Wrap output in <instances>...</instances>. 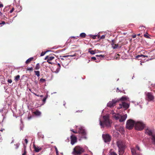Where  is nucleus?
<instances>
[{
    "instance_id": "48",
    "label": "nucleus",
    "mask_w": 155,
    "mask_h": 155,
    "mask_svg": "<svg viewBox=\"0 0 155 155\" xmlns=\"http://www.w3.org/2000/svg\"><path fill=\"white\" fill-rule=\"evenodd\" d=\"M57 65H58V66H59V68H57V69H58H58L59 70V69H60V67H61V65H60V64H59V63Z\"/></svg>"
},
{
    "instance_id": "21",
    "label": "nucleus",
    "mask_w": 155,
    "mask_h": 155,
    "mask_svg": "<svg viewBox=\"0 0 155 155\" xmlns=\"http://www.w3.org/2000/svg\"><path fill=\"white\" fill-rule=\"evenodd\" d=\"M34 148L35 151L37 152H39L40 150H41V148H39L38 147H37L35 145L34 146Z\"/></svg>"
},
{
    "instance_id": "35",
    "label": "nucleus",
    "mask_w": 155,
    "mask_h": 155,
    "mask_svg": "<svg viewBox=\"0 0 155 155\" xmlns=\"http://www.w3.org/2000/svg\"><path fill=\"white\" fill-rule=\"evenodd\" d=\"M48 51L42 52L41 54V56H44Z\"/></svg>"
},
{
    "instance_id": "32",
    "label": "nucleus",
    "mask_w": 155,
    "mask_h": 155,
    "mask_svg": "<svg viewBox=\"0 0 155 155\" xmlns=\"http://www.w3.org/2000/svg\"><path fill=\"white\" fill-rule=\"evenodd\" d=\"M54 58V56H49V58H48V61H51Z\"/></svg>"
},
{
    "instance_id": "55",
    "label": "nucleus",
    "mask_w": 155,
    "mask_h": 155,
    "mask_svg": "<svg viewBox=\"0 0 155 155\" xmlns=\"http://www.w3.org/2000/svg\"><path fill=\"white\" fill-rule=\"evenodd\" d=\"M50 61H48V60H47V62L49 64H52V63Z\"/></svg>"
},
{
    "instance_id": "16",
    "label": "nucleus",
    "mask_w": 155,
    "mask_h": 155,
    "mask_svg": "<svg viewBox=\"0 0 155 155\" xmlns=\"http://www.w3.org/2000/svg\"><path fill=\"white\" fill-rule=\"evenodd\" d=\"M131 151L132 155H140V153L137 152L134 148L131 149Z\"/></svg>"
},
{
    "instance_id": "20",
    "label": "nucleus",
    "mask_w": 155,
    "mask_h": 155,
    "mask_svg": "<svg viewBox=\"0 0 155 155\" xmlns=\"http://www.w3.org/2000/svg\"><path fill=\"white\" fill-rule=\"evenodd\" d=\"M38 136L39 138H43L44 136L43 134L41 132H39L38 134Z\"/></svg>"
},
{
    "instance_id": "57",
    "label": "nucleus",
    "mask_w": 155,
    "mask_h": 155,
    "mask_svg": "<svg viewBox=\"0 0 155 155\" xmlns=\"http://www.w3.org/2000/svg\"><path fill=\"white\" fill-rule=\"evenodd\" d=\"M3 7V5L2 4H0V8L2 7Z\"/></svg>"
},
{
    "instance_id": "53",
    "label": "nucleus",
    "mask_w": 155,
    "mask_h": 155,
    "mask_svg": "<svg viewBox=\"0 0 155 155\" xmlns=\"http://www.w3.org/2000/svg\"><path fill=\"white\" fill-rule=\"evenodd\" d=\"M48 58H49V56H46V57H45V60H47V59L48 60Z\"/></svg>"
},
{
    "instance_id": "25",
    "label": "nucleus",
    "mask_w": 155,
    "mask_h": 155,
    "mask_svg": "<svg viewBox=\"0 0 155 155\" xmlns=\"http://www.w3.org/2000/svg\"><path fill=\"white\" fill-rule=\"evenodd\" d=\"M20 78V76L18 75L15 77V81L17 82L19 79Z\"/></svg>"
},
{
    "instance_id": "62",
    "label": "nucleus",
    "mask_w": 155,
    "mask_h": 155,
    "mask_svg": "<svg viewBox=\"0 0 155 155\" xmlns=\"http://www.w3.org/2000/svg\"><path fill=\"white\" fill-rule=\"evenodd\" d=\"M97 61H96L95 62H98L99 61H100V60L99 59L98 60H97Z\"/></svg>"
},
{
    "instance_id": "50",
    "label": "nucleus",
    "mask_w": 155,
    "mask_h": 155,
    "mask_svg": "<svg viewBox=\"0 0 155 155\" xmlns=\"http://www.w3.org/2000/svg\"><path fill=\"white\" fill-rule=\"evenodd\" d=\"M91 59L92 60H96V57H91Z\"/></svg>"
},
{
    "instance_id": "40",
    "label": "nucleus",
    "mask_w": 155,
    "mask_h": 155,
    "mask_svg": "<svg viewBox=\"0 0 155 155\" xmlns=\"http://www.w3.org/2000/svg\"><path fill=\"white\" fill-rule=\"evenodd\" d=\"M115 43V41L114 40H112L111 42V45H114Z\"/></svg>"
},
{
    "instance_id": "36",
    "label": "nucleus",
    "mask_w": 155,
    "mask_h": 155,
    "mask_svg": "<svg viewBox=\"0 0 155 155\" xmlns=\"http://www.w3.org/2000/svg\"><path fill=\"white\" fill-rule=\"evenodd\" d=\"M136 148L139 151H141V150H140V147H139V146L137 145L136 146Z\"/></svg>"
},
{
    "instance_id": "28",
    "label": "nucleus",
    "mask_w": 155,
    "mask_h": 155,
    "mask_svg": "<svg viewBox=\"0 0 155 155\" xmlns=\"http://www.w3.org/2000/svg\"><path fill=\"white\" fill-rule=\"evenodd\" d=\"M120 115L119 114H117L116 115L114 116V118L116 120H119L120 118Z\"/></svg>"
},
{
    "instance_id": "37",
    "label": "nucleus",
    "mask_w": 155,
    "mask_h": 155,
    "mask_svg": "<svg viewBox=\"0 0 155 155\" xmlns=\"http://www.w3.org/2000/svg\"><path fill=\"white\" fill-rule=\"evenodd\" d=\"M110 153V155H117V154L115 152H112Z\"/></svg>"
},
{
    "instance_id": "8",
    "label": "nucleus",
    "mask_w": 155,
    "mask_h": 155,
    "mask_svg": "<svg viewBox=\"0 0 155 155\" xmlns=\"http://www.w3.org/2000/svg\"><path fill=\"white\" fill-rule=\"evenodd\" d=\"M78 129V133L81 134L84 138L86 139V133L85 130L82 127L79 128Z\"/></svg>"
},
{
    "instance_id": "41",
    "label": "nucleus",
    "mask_w": 155,
    "mask_h": 155,
    "mask_svg": "<svg viewBox=\"0 0 155 155\" xmlns=\"http://www.w3.org/2000/svg\"><path fill=\"white\" fill-rule=\"evenodd\" d=\"M45 81V79H43V78H41L40 80V81L42 82H44Z\"/></svg>"
},
{
    "instance_id": "3",
    "label": "nucleus",
    "mask_w": 155,
    "mask_h": 155,
    "mask_svg": "<svg viewBox=\"0 0 155 155\" xmlns=\"http://www.w3.org/2000/svg\"><path fill=\"white\" fill-rule=\"evenodd\" d=\"M84 151L82 148L79 146H76L74 149L73 153L74 155H80Z\"/></svg>"
},
{
    "instance_id": "59",
    "label": "nucleus",
    "mask_w": 155,
    "mask_h": 155,
    "mask_svg": "<svg viewBox=\"0 0 155 155\" xmlns=\"http://www.w3.org/2000/svg\"><path fill=\"white\" fill-rule=\"evenodd\" d=\"M99 57H101L102 58H103L104 57V55H102L101 54L100 55H99Z\"/></svg>"
},
{
    "instance_id": "34",
    "label": "nucleus",
    "mask_w": 155,
    "mask_h": 155,
    "mask_svg": "<svg viewBox=\"0 0 155 155\" xmlns=\"http://www.w3.org/2000/svg\"><path fill=\"white\" fill-rule=\"evenodd\" d=\"M127 98L125 96H123L120 99V100L121 101H125L127 100Z\"/></svg>"
},
{
    "instance_id": "26",
    "label": "nucleus",
    "mask_w": 155,
    "mask_h": 155,
    "mask_svg": "<svg viewBox=\"0 0 155 155\" xmlns=\"http://www.w3.org/2000/svg\"><path fill=\"white\" fill-rule=\"evenodd\" d=\"M40 68V64L39 63H37L36 65L35 69L36 70H38Z\"/></svg>"
},
{
    "instance_id": "12",
    "label": "nucleus",
    "mask_w": 155,
    "mask_h": 155,
    "mask_svg": "<svg viewBox=\"0 0 155 155\" xmlns=\"http://www.w3.org/2000/svg\"><path fill=\"white\" fill-rule=\"evenodd\" d=\"M117 144L119 149L124 148V145L121 141L119 140L117 141Z\"/></svg>"
},
{
    "instance_id": "54",
    "label": "nucleus",
    "mask_w": 155,
    "mask_h": 155,
    "mask_svg": "<svg viewBox=\"0 0 155 155\" xmlns=\"http://www.w3.org/2000/svg\"><path fill=\"white\" fill-rule=\"evenodd\" d=\"M25 140L26 144H27L28 143V140H27V139H25Z\"/></svg>"
},
{
    "instance_id": "31",
    "label": "nucleus",
    "mask_w": 155,
    "mask_h": 155,
    "mask_svg": "<svg viewBox=\"0 0 155 155\" xmlns=\"http://www.w3.org/2000/svg\"><path fill=\"white\" fill-rule=\"evenodd\" d=\"M80 36L81 38H85L86 36V34L84 33H82L80 34Z\"/></svg>"
},
{
    "instance_id": "38",
    "label": "nucleus",
    "mask_w": 155,
    "mask_h": 155,
    "mask_svg": "<svg viewBox=\"0 0 155 155\" xmlns=\"http://www.w3.org/2000/svg\"><path fill=\"white\" fill-rule=\"evenodd\" d=\"M33 69V68L32 67H31V68H27V71H32Z\"/></svg>"
},
{
    "instance_id": "13",
    "label": "nucleus",
    "mask_w": 155,
    "mask_h": 155,
    "mask_svg": "<svg viewBox=\"0 0 155 155\" xmlns=\"http://www.w3.org/2000/svg\"><path fill=\"white\" fill-rule=\"evenodd\" d=\"M115 129L119 131H123L124 130V128L122 126L118 125H115Z\"/></svg>"
},
{
    "instance_id": "18",
    "label": "nucleus",
    "mask_w": 155,
    "mask_h": 155,
    "mask_svg": "<svg viewBox=\"0 0 155 155\" xmlns=\"http://www.w3.org/2000/svg\"><path fill=\"white\" fill-rule=\"evenodd\" d=\"M124 148L119 149V153L120 155H122L124 153Z\"/></svg>"
},
{
    "instance_id": "23",
    "label": "nucleus",
    "mask_w": 155,
    "mask_h": 155,
    "mask_svg": "<svg viewBox=\"0 0 155 155\" xmlns=\"http://www.w3.org/2000/svg\"><path fill=\"white\" fill-rule=\"evenodd\" d=\"M22 155H27L26 146L25 145H24V152L22 154Z\"/></svg>"
},
{
    "instance_id": "27",
    "label": "nucleus",
    "mask_w": 155,
    "mask_h": 155,
    "mask_svg": "<svg viewBox=\"0 0 155 155\" xmlns=\"http://www.w3.org/2000/svg\"><path fill=\"white\" fill-rule=\"evenodd\" d=\"M77 54L75 53L73 55H67L66 56H63V58H65V57H73L74 56H76L77 55Z\"/></svg>"
},
{
    "instance_id": "33",
    "label": "nucleus",
    "mask_w": 155,
    "mask_h": 155,
    "mask_svg": "<svg viewBox=\"0 0 155 155\" xmlns=\"http://www.w3.org/2000/svg\"><path fill=\"white\" fill-rule=\"evenodd\" d=\"M20 145V143H18L15 144L14 146L15 147V149H17Z\"/></svg>"
},
{
    "instance_id": "30",
    "label": "nucleus",
    "mask_w": 155,
    "mask_h": 155,
    "mask_svg": "<svg viewBox=\"0 0 155 155\" xmlns=\"http://www.w3.org/2000/svg\"><path fill=\"white\" fill-rule=\"evenodd\" d=\"M91 49H89L88 51V52L90 53L91 54H94L95 53V51L94 50H90Z\"/></svg>"
},
{
    "instance_id": "64",
    "label": "nucleus",
    "mask_w": 155,
    "mask_h": 155,
    "mask_svg": "<svg viewBox=\"0 0 155 155\" xmlns=\"http://www.w3.org/2000/svg\"><path fill=\"white\" fill-rule=\"evenodd\" d=\"M140 35V34H138L137 35L138 36H139Z\"/></svg>"
},
{
    "instance_id": "22",
    "label": "nucleus",
    "mask_w": 155,
    "mask_h": 155,
    "mask_svg": "<svg viewBox=\"0 0 155 155\" xmlns=\"http://www.w3.org/2000/svg\"><path fill=\"white\" fill-rule=\"evenodd\" d=\"M151 139L152 140V142L153 144L155 145V135H152Z\"/></svg>"
},
{
    "instance_id": "45",
    "label": "nucleus",
    "mask_w": 155,
    "mask_h": 155,
    "mask_svg": "<svg viewBox=\"0 0 155 155\" xmlns=\"http://www.w3.org/2000/svg\"><path fill=\"white\" fill-rule=\"evenodd\" d=\"M8 83H11L12 82V80L11 79H8Z\"/></svg>"
},
{
    "instance_id": "58",
    "label": "nucleus",
    "mask_w": 155,
    "mask_h": 155,
    "mask_svg": "<svg viewBox=\"0 0 155 155\" xmlns=\"http://www.w3.org/2000/svg\"><path fill=\"white\" fill-rule=\"evenodd\" d=\"M120 90L118 89V88H117V90L116 91V92H120Z\"/></svg>"
},
{
    "instance_id": "9",
    "label": "nucleus",
    "mask_w": 155,
    "mask_h": 155,
    "mask_svg": "<svg viewBox=\"0 0 155 155\" xmlns=\"http://www.w3.org/2000/svg\"><path fill=\"white\" fill-rule=\"evenodd\" d=\"M102 137L103 140L105 142L107 143L109 142L111 140V137L109 134H103Z\"/></svg>"
},
{
    "instance_id": "5",
    "label": "nucleus",
    "mask_w": 155,
    "mask_h": 155,
    "mask_svg": "<svg viewBox=\"0 0 155 155\" xmlns=\"http://www.w3.org/2000/svg\"><path fill=\"white\" fill-rule=\"evenodd\" d=\"M146 95V99L148 101H153L154 99V97L153 93L150 92H146L145 93Z\"/></svg>"
},
{
    "instance_id": "42",
    "label": "nucleus",
    "mask_w": 155,
    "mask_h": 155,
    "mask_svg": "<svg viewBox=\"0 0 155 155\" xmlns=\"http://www.w3.org/2000/svg\"><path fill=\"white\" fill-rule=\"evenodd\" d=\"M47 97H45L44 98H43L42 101H43V102L44 104L45 103L46 100L47 99Z\"/></svg>"
},
{
    "instance_id": "44",
    "label": "nucleus",
    "mask_w": 155,
    "mask_h": 155,
    "mask_svg": "<svg viewBox=\"0 0 155 155\" xmlns=\"http://www.w3.org/2000/svg\"><path fill=\"white\" fill-rule=\"evenodd\" d=\"M144 36L145 37L147 38H149V37L148 35H147L146 34H144Z\"/></svg>"
},
{
    "instance_id": "39",
    "label": "nucleus",
    "mask_w": 155,
    "mask_h": 155,
    "mask_svg": "<svg viewBox=\"0 0 155 155\" xmlns=\"http://www.w3.org/2000/svg\"><path fill=\"white\" fill-rule=\"evenodd\" d=\"M114 45L113 46V48L114 49H115L117 48L118 45L117 44H114Z\"/></svg>"
},
{
    "instance_id": "47",
    "label": "nucleus",
    "mask_w": 155,
    "mask_h": 155,
    "mask_svg": "<svg viewBox=\"0 0 155 155\" xmlns=\"http://www.w3.org/2000/svg\"><path fill=\"white\" fill-rule=\"evenodd\" d=\"M97 36V35H92V38H93V39H95L96 38V37Z\"/></svg>"
},
{
    "instance_id": "56",
    "label": "nucleus",
    "mask_w": 155,
    "mask_h": 155,
    "mask_svg": "<svg viewBox=\"0 0 155 155\" xmlns=\"http://www.w3.org/2000/svg\"><path fill=\"white\" fill-rule=\"evenodd\" d=\"M136 37V35H133L132 36V37L133 38H135Z\"/></svg>"
},
{
    "instance_id": "4",
    "label": "nucleus",
    "mask_w": 155,
    "mask_h": 155,
    "mask_svg": "<svg viewBox=\"0 0 155 155\" xmlns=\"http://www.w3.org/2000/svg\"><path fill=\"white\" fill-rule=\"evenodd\" d=\"M135 123L136 122L131 119L127 120L126 123V128L129 130L132 129L135 125Z\"/></svg>"
},
{
    "instance_id": "51",
    "label": "nucleus",
    "mask_w": 155,
    "mask_h": 155,
    "mask_svg": "<svg viewBox=\"0 0 155 155\" xmlns=\"http://www.w3.org/2000/svg\"><path fill=\"white\" fill-rule=\"evenodd\" d=\"M14 10V8H13L10 11V13H12L13 12Z\"/></svg>"
},
{
    "instance_id": "24",
    "label": "nucleus",
    "mask_w": 155,
    "mask_h": 155,
    "mask_svg": "<svg viewBox=\"0 0 155 155\" xmlns=\"http://www.w3.org/2000/svg\"><path fill=\"white\" fill-rule=\"evenodd\" d=\"M142 57L143 58L147 57V58L148 56L147 55H145L143 54L141 55H138L136 56V58H139L140 57Z\"/></svg>"
},
{
    "instance_id": "19",
    "label": "nucleus",
    "mask_w": 155,
    "mask_h": 155,
    "mask_svg": "<svg viewBox=\"0 0 155 155\" xmlns=\"http://www.w3.org/2000/svg\"><path fill=\"white\" fill-rule=\"evenodd\" d=\"M34 58L33 57H31L28 58V59H27L26 61V64H28L30 63L31 61L33 60V59Z\"/></svg>"
},
{
    "instance_id": "17",
    "label": "nucleus",
    "mask_w": 155,
    "mask_h": 155,
    "mask_svg": "<svg viewBox=\"0 0 155 155\" xmlns=\"http://www.w3.org/2000/svg\"><path fill=\"white\" fill-rule=\"evenodd\" d=\"M34 114L36 116H40L41 115V113L38 110H36L33 112Z\"/></svg>"
},
{
    "instance_id": "60",
    "label": "nucleus",
    "mask_w": 155,
    "mask_h": 155,
    "mask_svg": "<svg viewBox=\"0 0 155 155\" xmlns=\"http://www.w3.org/2000/svg\"><path fill=\"white\" fill-rule=\"evenodd\" d=\"M33 93L36 96H38V97H39V95H38V94H36L34 93Z\"/></svg>"
},
{
    "instance_id": "14",
    "label": "nucleus",
    "mask_w": 155,
    "mask_h": 155,
    "mask_svg": "<svg viewBox=\"0 0 155 155\" xmlns=\"http://www.w3.org/2000/svg\"><path fill=\"white\" fill-rule=\"evenodd\" d=\"M145 133L146 134H147L149 136H151V137H152V135H153V133L152 130L148 128L146 129Z\"/></svg>"
},
{
    "instance_id": "15",
    "label": "nucleus",
    "mask_w": 155,
    "mask_h": 155,
    "mask_svg": "<svg viewBox=\"0 0 155 155\" xmlns=\"http://www.w3.org/2000/svg\"><path fill=\"white\" fill-rule=\"evenodd\" d=\"M120 118L119 120V121L120 122H123L127 118V115L125 114L124 115L121 116L120 115Z\"/></svg>"
},
{
    "instance_id": "49",
    "label": "nucleus",
    "mask_w": 155,
    "mask_h": 155,
    "mask_svg": "<svg viewBox=\"0 0 155 155\" xmlns=\"http://www.w3.org/2000/svg\"><path fill=\"white\" fill-rule=\"evenodd\" d=\"M55 151H56V154H58V150L57 148V147H56L55 148Z\"/></svg>"
},
{
    "instance_id": "61",
    "label": "nucleus",
    "mask_w": 155,
    "mask_h": 155,
    "mask_svg": "<svg viewBox=\"0 0 155 155\" xmlns=\"http://www.w3.org/2000/svg\"><path fill=\"white\" fill-rule=\"evenodd\" d=\"M2 12H1L0 11V16H2Z\"/></svg>"
},
{
    "instance_id": "11",
    "label": "nucleus",
    "mask_w": 155,
    "mask_h": 155,
    "mask_svg": "<svg viewBox=\"0 0 155 155\" xmlns=\"http://www.w3.org/2000/svg\"><path fill=\"white\" fill-rule=\"evenodd\" d=\"M71 143L73 145L77 141V138L74 135H72L71 137Z\"/></svg>"
},
{
    "instance_id": "7",
    "label": "nucleus",
    "mask_w": 155,
    "mask_h": 155,
    "mask_svg": "<svg viewBox=\"0 0 155 155\" xmlns=\"http://www.w3.org/2000/svg\"><path fill=\"white\" fill-rule=\"evenodd\" d=\"M119 101V100L116 99H113L112 101H110L107 104V106L109 107H113L116 105V104Z\"/></svg>"
},
{
    "instance_id": "1",
    "label": "nucleus",
    "mask_w": 155,
    "mask_h": 155,
    "mask_svg": "<svg viewBox=\"0 0 155 155\" xmlns=\"http://www.w3.org/2000/svg\"><path fill=\"white\" fill-rule=\"evenodd\" d=\"M103 121L100 120V125L101 127L104 128L105 126L109 127L110 126V122L109 120V117L108 116H104L103 117Z\"/></svg>"
},
{
    "instance_id": "10",
    "label": "nucleus",
    "mask_w": 155,
    "mask_h": 155,
    "mask_svg": "<svg viewBox=\"0 0 155 155\" xmlns=\"http://www.w3.org/2000/svg\"><path fill=\"white\" fill-rule=\"evenodd\" d=\"M119 105L120 106V107L119 108V109H120L123 107L125 110H126L128 108L129 106V105L128 103L124 102H122V104H120Z\"/></svg>"
},
{
    "instance_id": "2",
    "label": "nucleus",
    "mask_w": 155,
    "mask_h": 155,
    "mask_svg": "<svg viewBox=\"0 0 155 155\" xmlns=\"http://www.w3.org/2000/svg\"><path fill=\"white\" fill-rule=\"evenodd\" d=\"M145 127V124L143 122L140 121H137L136 122L134 125L135 130L141 131Z\"/></svg>"
},
{
    "instance_id": "46",
    "label": "nucleus",
    "mask_w": 155,
    "mask_h": 155,
    "mask_svg": "<svg viewBox=\"0 0 155 155\" xmlns=\"http://www.w3.org/2000/svg\"><path fill=\"white\" fill-rule=\"evenodd\" d=\"M105 35H102L101 36L100 39H104L105 38Z\"/></svg>"
},
{
    "instance_id": "63",
    "label": "nucleus",
    "mask_w": 155,
    "mask_h": 155,
    "mask_svg": "<svg viewBox=\"0 0 155 155\" xmlns=\"http://www.w3.org/2000/svg\"><path fill=\"white\" fill-rule=\"evenodd\" d=\"M2 26H3V25H2V24L1 23H0V27H1Z\"/></svg>"
},
{
    "instance_id": "6",
    "label": "nucleus",
    "mask_w": 155,
    "mask_h": 155,
    "mask_svg": "<svg viewBox=\"0 0 155 155\" xmlns=\"http://www.w3.org/2000/svg\"><path fill=\"white\" fill-rule=\"evenodd\" d=\"M61 61L63 66L64 67H66L70 62V59L67 58V57L61 58Z\"/></svg>"
},
{
    "instance_id": "29",
    "label": "nucleus",
    "mask_w": 155,
    "mask_h": 155,
    "mask_svg": "<svg viewBox=\"0 0 155 155\" xmlns=\"http://www.w3.org/2000/svg\"><path fill=\"white\" fill-rule=\"evenodd\" d=\"M34 72L35 73V74L38 77H39L40 75V72L39 71H34Z\"/></svg>"
},
{
    "instance_id": "52",
    "label": "nucleus",
    "mask_w": 155,
    "mask_h": 155,
    "mask_svg": "<svg viewBox=\"0 0 155 155\" xmlns=\"http://www.w3.org/2000/svg\"><path fill=\"white\" fill-rule=\"evenodd\" d=\"M1 23L2 24V25H4L6 24V23L4 21H2Z\"/></svg>"
},
{
    "instance_id": "43",
    "label": "nucleus",
    "mask_w": 155,
    "mask_h": 155,
    "mask_svg": "<svg viewBox=\"0 0 155 155\" xmlns=\"http://www.w3.org/2000/svg\"><path fill=\"white\" fill-rule=\"evenodd\" d=\"M71 130L74 133L77 134L78 133V132L77 131H74L73 129Z\"/></svg>"
}]
</instances>
